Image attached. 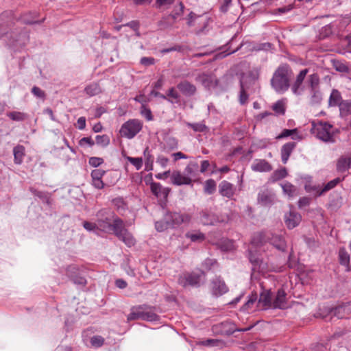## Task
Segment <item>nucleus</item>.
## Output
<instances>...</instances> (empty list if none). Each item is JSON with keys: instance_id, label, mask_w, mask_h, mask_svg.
<instances>
[{"instance_id": "obj_1", "label": "nucleus", "mask_w": 351, "mask_h": 351, "mask_svg": "<svg viewBox=\"0 0 351 351\" xmlns=\"http://www.w3.org/2000/svg\"><path fill=\"white\" fill-rule=\"evenodd\" d=\"M18 16L13 10H6L0 14V39L5 37V44H26L29 40V30L25 27L16 26Z\"/></svg>"}, {"instance_id": "obj_2", "label": "nucleus", "mask_w": 351, "mask_h": 351, "mask_svg": "<svg viewBox=\"0 0 351 351\" xmlns=\"http://www.w3.org/2000/svg\"><path fill=\"white\" fill-rule=\"evenodd\" d=\"M311 132L317 139L324 143H333L335 141V129L328 122L324 121H312Z\"/></svg>"}, {"instance_id": "obj_3", "label": "nucleus", "mask_w": 351, "mask_h": 351, "mask_svg": "<svg viewBox=\"0 0 351 351\" xmlns=\"http://www.w3.org/2000/svg\"><path fill=\"white\" fill-rule=\"evenodd\" d=\"M269 243L277 250L284 252L286 250V241L281 235L275 234L269 231H263L256 234L252 240V244L261 246Z\"/></svg>"}, {"instance_id": "obj_4", "label": "nucleus", "mask_w": 351, "mask_h": 351, "mask_svg": "<svg viewBox=\"0 0 351 351\" xmlns=\"http://www.w3.org/2000/svg\"><path fill=\"white\" fill-rule=\"evenodd\" d=\"M154 308L148 305H138L131 308L130 313L128 315V321L142 319L147 322L158 320L159 316L154 313Z\"/></svg>"}, {"instance_id": "obj_5", "label": "nucleus", "mask_w": 351, "mask_h": 351, "mask_svg": "<svg viewBox=\"0 0 351 351\" xmlns=\"http://www.w3.org/2000/svg\"><path fill=\"white\" fill-rule=\"evenodd\" d=\"M108 230H112L114 234L127 246L132 247L134 245V238L132 234L125 228L123 221L120 218H114L113 222L111 223L110 227L108 228Z\"/></svg>"}, {"instance_id": "obj_6", "label": "nucleus", "mask_w": 351, "mask_h": 351, "mask_svg": "<svg viewBox=\"0 0 351 351\" xmlns=\"http://www.w3.org/2000/svg\"><path fill=\"white\" fill-rule=\"evenodd\" d=\"M350 306L351 304L350 303H345L335 307L323 305L319 306L318 312L316 313V317L326 318L328 315H333L339 319H343L350 313Z\"/></svg>"}, {"instance_id": "obj_7", "label": "nucleus", "mask_w": 351, "mask_h": 351, "mask_svg": "<svg viewBox=\"0 0 351 351\" xmlns=\"http://www.w3.org/2000/svg\"><path fill=\"white\" fill-rule=\"evenodd\" d=\"M272 88L278 93H284L289 87L287 71L284 67H278L271 80Z\"/></svg>"}, {"instance_id": "obj_8", "label": "nucleus", "mask_w": 351, "mask_h": 351, "mask_svg": "<svg viewBox=\"0 0 351 351\" xmlns=\"http://www.w3.org/2000/svg\"><path fill=\"white\" fill-rule=\"evenodd\" d=\"M143 128V122L139 119H133L125 122L121 127L120 134L128 139L133 138Z\"/></svg>"}, {"instance_id": "obj_9", "label": "nucleus", "mask_w": 351, "mask_h": 351, "mask_svg": "<svg viewBox=\"0 0 351 351\" xmlns=\"http://www.w3.org/2000/svg\"><path fill=\"white\" fill-rule=\"evenodd\" d=\"M186 25L189 27H193L195 25V21H198L199 24H202V26L196 29L197 35H202L206 34L208 32L207 27L208 25V18L206 16L203 19L202 15L197 14L193 11H191L186 17Z\"/></svg>"}, {"instance_id": "obj_10", "label": "nucleus", "mask_w": 351, "mask_h": 351, "mask_svg": "<svg viewBox=\"0 0 351 351\" xmlns=\"http://www.w3.org/2000/svg\"><path fill=\"white\" fill-rule=\"evenodd\" d=\"M191 219L189 215L181 214L178 212L167 211L164 215V220L170 228H175L182 223L188 222Z\"/></svg>"}, {"instance_id": "obj_11", "label": "nucleus", "mask_w": 351, "mask_h": 351, "mask_svg": "<svg viewBox=\"0 0 351 351\" xmlns=\"http://www.w3.org/2000/svg\"><path fill=\"white\" fill-rule=\"evenodd\" d=\"M185 7L180 2L178 7H176L171 13L164 14L160 21V24L165 27H171L177 21L178 16L182 15Z\"/></svg>"}, {"instance_id": "obj_12", "label": "nucleus", "mask_w": 351, "mask_h": 351, "mask_svg": "<svg viewBox=\"0 0 351 351\" xmlns=\"http://www.w3.org/2000/svg\"><path fill=\"white\" fill-rule=\"evenodd\" d=\"M39 16L40 13L36 10L25 12L18 16V22L27 25H41L45 21L46 17L39 19Z\"/></svg>"}, {"instance_id": "obj_13", "label": "nucleus", "mask_w": 351, "mask_h": 351, "mask_svg": "<svg viewBox=\"0 0 351 351\" xmlns=\"http://www.w3.org/2000/svg\"><path fill=\"white\" fill-rule=\"evenodd\" d=\"M202 272L186 273L178 278V283L184 287L188 286L199 287L200 285Z\"/></svg>"}, {"instance_id": "obj_14", "label": "nucleus", "mask_w": 351, "mask_h": 351, "mask_svg": "<svg viewBox=\"0 0 351 351\" xmlns=\"http://www.w3.org/2000/svg\"><path fill=\"white\" fill-rule=\"evenodd\" d=\"M96 217L97 226L101 230L106 231L110 227L113 213L110 209L103 208L97 213Z\"/></svg>"}, {"instance_id": "obj_15", "label": "nucleus", "mask_w": 351, "mask_h": 351, "mask_svg": "<svg viewBox=\"0 0 351 351\" xmlns=\"http://www.w3.org/2000/svg\"><path fill=\"white\" fill-rule=\"evenodd\" d=\"M219 193L223 197H226L228 199H233L234 196L236 194L237 188L236 186L226 181H221L218 186Z\"/></svg>"}, {"instance_id": "obj_16", "label": "nucleus", "mask_w": 351, "mask_h": 351, "mask_svg": "<svg viewBox=\"0 0 351 351\" xmlns=\"http://www.w3.org/2000/svg\"><path fill=\"white\" fill-rule=\"evenodd\" d=\"M212 293L215 296H221L228 291V287L224 280L219 276H216L211 281Z\"/></svg>"}, {"instance_id": "obj_17", "label": "nucleus", "mask_w": 351, "mask_h": 351, "mask_svg": "<svg viewBox=\"0 0 351 351\" xmlns=\"http://www.w3.org/2000/svg\"><path fill=\"white\" fill-rule=\"evenodd\" d=\"M200 221L204 226H215L218 223L223 221L215 213L207 210H202L199 213Z\"/></svg>"}, {"instance_id": "obj_18", "label": "nucleus", "mask_w": 351, "mask_h": 351, "mask_svg": "<svg viewBox=\"0 0 351 351\" xmlns=\"http://www.w3.org/2000/svg\"><path fill=\"white\" fill-rule=\"evenodd\" d=\"M287 307V293L284 289H280L274 295L272 308L285 309Z\"/></svg>"}, {"instance_id": "obj_19", "label": "nucleus", "mask_w": 351, "mask_h": 351, "mask_svg": "<svg viewBox=\"0 0 351 351\" xmlns=\"http://www.w3.org/2000/svg\"><path fill=\"white\" fill-rule=\"evenodd\" d=\"M258 77V73L257 71H250L247 73H241L239 81L244 79L247 86V89L250 90V92H253L255 90L254 86L256 85Z\"/></svg>"}, {"instance_id": "obj_20", "label": "nucleus", "mask_w": 351, "mask_h": 351, "mask_svg": "<svg viewBox=\"0 0 351 351\" xmlns=\"http://www.w3.org/2000/svg\"><path fill=\"white\" fill-rule=\"evenodd\" d=\"M302 217L295 210H291L285 215V222L289 229H293L300 223Z\"/></svg>"}, {"instance_id": "obj_21", "label": "nucleus", "mask_w": 351, "mask_h": 351, "mask_svg": "<svg viewBox=\"0 0 351 351\" xmlns=\"http://www.w3.org/2000/svg\"><path fill=\"white\" fill-rule=\"evenodd\" d=\"M274 294L270 290L264 289L260 294L258 304L264 309L272 308Z\"/></svg>"}, {"instance_id": "obj_22", "label": "nucleus", "mask_w": 351, "mask_h": 351, "mask_svg": "<svg viewBox=\"0 0 351 351\" xmlns=\"http://www.w3.org/2000/svg\"><path fill=\"white\" fill-rule=\"evenodd\" d=\"M77 268L75 265H69L66 268V275L71 279L74 284L84 286L86 280L84 277L77 275Z\"/></svg>"}, {"instance_id": "obj_23", "label": "nucleus", "mask_w": 351, "mask_h": 351, "mask_svg": "<svg viewBox=\"0 0 351 351\" xmlns=\"http://www.w3.org/2000/svg\"><path fill=\"white\" fill-rule=\"evenodd\" d=\"M177 88L186 97H191L196 93L195 86L187 80H184L178 84Z\"/></svg>"}, {"instance_id": "obj_24", "label": "nucleus", "mask_w": 351, "mask_h": 351, "mask_svg": "<svg viewBox=\"0 0 351 351\" xmlns=\"http://www.w3.org/2000/svg\"><path fill=\"white\" fill-rule=\"evenodd\" d=\"M152 193L158 198L166 199L170 191L167 187H163L158 182L151 183Z\"/></svg>"}, {"instance_id": "obj_25", "label": "nucleus", "mask_w": 351, "mask_h": 351, "mask_svg": "<svg viewBox=\"0 0 351 351\" xmlns=\"http://www.w3.org/2000/svg\"><path fill=\"white\" fill-rule=\"evenodd\" d=\"M171 183L176 186L189 185L191 183V178L182 175L180 171H175L171 175Z\"/></svg>"}, {"instance_id": "obj_26", "label": "nucleus", "mask_w": 351, "mask_h": 351, "mask_svg": "<svg viewBox=\"0 0 351 351\" xmlns=\"http://www.w3.org/2000/svg\"><path fill=\"white\" fill-rule=\"evenodd\" d=\"M296 147V143L288 142L282 145L280 151L281 160L283 164H286L292 152Z\"/></svg>"}, {"instance_id": "obj_27", "label": "nucleus", "mask_w": 351, "mask_h": 351, "mask_svg": "<svg viewBox=\"0 0 351 351\" xmlns=\"http://www.w3.org/2000/svg\"><path fill=\"white\" fill-rule=\"evenodd\" d=\"M289 136L292 140L298 141H301L302 138V136L299 134L298 129L294 128L284 129L282 132L276 137V139L280 140Z\"/></svg>"}, {"instance_id": "obj_28", "label": "nucleus", "mask_w": 351, "mask_h": 351, "mask_svg": "<svg viewBox=\"0 0 351 351\" xmlns=\"http://www.w3.org/2000/svg\"><path fill=\"white\" fill-rule=\"evenodd\" d=\"M274 196L267 189L261 191L258 194V202L263 206H269L274 202Z\"/></svg>"}, {"instance_id": "obj_29", "label": "nucleus", "mask_w": 351, "mask_h": 351, "mask_svg": "<svg viewBox=\"0 0 351 351\" xmlns=\"http://www.w3.org/2000/svg\"><path fill=\"white\" fill-rule=\"evenodd\" d=\"M271 169V165L264 159L256 160L252 165V169L256 172H269Z\"/></svg>"}, {"instance_id": "obj_30", "label": "nucleus", "mask_w": 351, "mask_h": 351, "mask_svg": "<svg viewBox=\"0 0 351 351\" xmlns=\"http://www.w3.org/2000/svg\"><path fill=\"white\" fill-rule=\"evenodd\" d=\"M335 34V25L332 23L323 26L319 31L317 38L319 40H324Z\"/></svg>"}, {"instance_id": "obj_31", "label": "nucleus", "mask_w": 351, "mask_h": 351, "mask_svg": "<svg viewBox=\"0 0 351 351\" xmlns=\"http://www.w3.org/2000/svg\"><path fill=\"white\" fill-rule=\"evenodd\" d=\"M240 91L239 94V102L241 105H245L248 101L249 94L248 91H250L247 89V86L246 84L244 79L240 80Z\"/></svg>"}, {"instance_id": "obj_32", "label": "nucleus", "mask_w": 351, "mask_h": 351, "mask_svg": "<svg viewBox=\"0 0 351 351\" xmlns=\"http://www.w3.org/2000/svg\"><path fill=\"white\" fill-rule=\"evenodd\" d=\"M308 70L307 69L302 70L299 74L297 75L296 80L293 84L291 87L292 92L293 94L296 95H299L301 94L300 91V88L308 73Z\"/></svg>"}, {"instance_id": "obj_33", "label": "nucleus", "mask_w": 351, "mask_h": 351, "mask_svg": "<svg viewBox=\"0 0 351 351\" xmlns=\"http://www.w3.org/2000/svg\"><path fill=\"white\" fill-rule=\"evenodd\" d=\"M248 258L250 262L252 265V269L254 271L263 269L264 267H262L263 261L260 258V257L256 254L254 253L252 250H248Z\"/></svg>"}, {"instance_id": "obj_34", "label": "nucleus", "mask_w": 351, "mask_h": 351, "mask_svg": "<svg viewBox=\"0 0 351 351\" xmlns=\"http://www.w3.org/2000/svg\"><path fill=\"white\" fill-rule=\"evenodd\" d=\"M14 162L16 165H21L23 162L25 147L21 145H18L13 148Z\"/></svg>"}, {"instance_id": "obj_35", "label": "nucleus", "mask_w": 351, "mask_h": 351, "mask_svg": "<svg viewBox=\"0 0 351 351\" xmlns=\"http://www.w3.org/2000/svg\"><path fill=\"white\" fill-rule=\"evenodd\" d=\"M342 100L341 93L335 89H333L330 93L328 99V106L330 107L339 106Z\"/></svg>"}, {"instance_id": "obj_36", "label": "nucleus", "mask_w": 351, "mask_h": 351, "mask_svg": "<svg viewBox=\"0 0 351 351\" xmlns=\"http://www.w3.org/2000/svg\"><path fill=\"white\" fill-rule=\"evenodd\" d=\"M84 92L89 97H93L99 94L101 92V88L98 83L93 82L85 87Z\"/></svg>"}, {"instance_id": "obj_37", "label": "nucleus", "mask_w": 351, "mask_h": 351, "mask_svg": "<svg viewBox=\"0 0 351 351\" xmlns=\"http://www.w3.org/2000/svg\"><path fill=\"white\" fill-rule=\"evenodd\" d=\"M219 248L223 252H230L234 249V243L232 240L223 238L217 243Z\"/></svg>"}, {"instance_id": "obj_38", "label": "nucleus", "mask_w": 351, "mask_h": 351, "mask_svg": "<svg viewBox=\"0 0 351 351\" xmlns=\"http://www.w3.org/2000/svg\"><path fill=\"white\" fill-rule=\"evenodd\" d=\"M7 117L14 121H23L28 117V114L20 111H11L6 114Z\"/></svg>"}, {"instance_id": "obj_39", "label": "nucleus", "mask_w": 351, "mask_h": 351, "mask_svg": "<svg viewBox=\"0 0 351 351\" xmlns=\"http://www.w3.org/2000/svg\"><path fill=\"white\" fill-rule=\"evenodd\" d=\"M351 160L350 158L341 157L337 164V169L339 172H345L350 168Z\"/></svg>"}, {"instance_id": "obj_40", "label": "nucleus", "mask_w": 351, "mask_h": 351, "mask_svg": "<svg viewBox=\"0 0 351 351\" xmlns=\"http://www.w3.org/2000/svg\"><path fill=\"white\" fill-rule=\"evenodd\" d=\"M319 78L317 74L313 73L308 77L307 85L310 90H317L319 88Z\"/></svg>"}, {"instance_id": "obj_41", "label": "nucleus", "mask_w": 351, "mask_h": 351, "mask_svg": "<svg viewBox=\"0 0 351 351\" xmlns=\"http://www.w3.org/2000/svg\"><path fill=\"white\" fill-rule=\"evenodd\" d=\"M89 341L90 347L93 348H99L104 346L105 339L101 335H93L90 337Z\"/></svg>"}, {"instance_id": "obj_42", "label": "nucleus", "mask_w": 351, "mask_h": 351, "mask_svg": "<svg viewBox=\"0 0 351 351\" xmlns=\"http://www.w3.org/2000/svg\"><path fill=\"white\" fill-rule=\"evenodd\" d=\"M283 193L291 197L295 195L296 189L295 186L289 182H285L280 184Z\"/></svg>"}, {"instance_id": "obj_43", "label": "nucleus", "mask_w": 351, "mask_h": 351, "mask_svg": "<svg viewBox=\"0 0 351 351\" xmlns=\"http://www.w3.org/2000/svg\"><path fill=\"white\" fill-rule=\"evenodd\" d=\"M285 99L278 100L272 106L273 110L279 115H283L285 113Z\"/></svg>"}, {"instance_id": "obj_44", "label": "nucleus", "mask_w": 351, "mask_h": 351, "mask_svg": "<svg viewBox=\"0 0 351 351\" xmlns=\"http://www.w3.org/2000/svg\"><path fill=\"white\" fill-rule=\"evenodd\" d=\"M311 104L313 105L319 104L322 100V95L319 89L310 90Z\"/></svg>"}, {"instance_id": "obj_45", "label": "nucleus", "mask_w": 351, "mask_h": 351, "mask_svg": "<svg viewBox=\"0 0 351 351\" xmlns=\"http://www.w3.org/2000/svg\"><path fill=\"white\" fill-rule=\"evenodd\" d=\"M342 181V179L340 178H336L330 182H328L324 186V187L322 189L321 191L319 192V195H323L324 193L327 192L328 191L331 190L332 189L335 188L339 182Z\"/></svg>"}, {"instance_id": "obj_46", "label": "nucleus", "mask_w": 351, "mask_h": 351, "mask_svg": "<svg viewBox=\"0 0 351 351\" xmlns=\"http://www.w3.org/2000/svg\"><path fill=\"white\" fill-rule=\"evenodd\" d=\"M188 126L193 130L195 132H208V128L205 125L204 121H201L199 123H189Z\"/></svg>"}, {"instance_id": "obj_47", "label": "nucleus", "mask_w": 351, "mask_h": 351, "mask_svg": "<svg viewBox=\"0 0 351 351\" xmlns=\"http://www.w3.org/2000/svg\"><path fill=\"white\" fill-rule=\"evenodd\" d=\"M197 344L204 346H221L224 344V342L219 339H207L204 341H198Z\"/></svg>"}, {"instance_id": "obj_48", "label": "nucleus", "mask_w": 351, "mask_h": 351, "mask_svg": "<svg viewBox=\"0 0 351 351\" xmlns=\"http://www.w3.org/2000/svg\"><path fill=\"white\" fill-rule=\"evenodd\" d=\"M112 204L119 213H122L127 208L126 204L122 197H119L113 199Z\"/></svg>"}, {"instance_id": "obj_49", "label": "nucleus", "mask_w": 351, "mask_h": 351, "mask_svg": "<svg viewBox=\"0 0 351 351\" xmlns=\"http://www.w3.org/2000/svg\"><path fill=\"white\" fill-rule=\"evenodd\" d=\"M256 300L257 295L256 293L250 295L247 301L241 308V310L243 312H249L250 309L252 308V306L256 302Z\"/></svg>"}, {"instance_id": "obj_50", "label": "nucleus", "mask_w": 351, "mask_h": 351, "mask_svg": "<svg viewBox=\"0 0 351 351\" xmlns=\"http://www.w3.org/2000/svg\"><path fill=\"white\" fill-rule=\"evenodd\" d=\"M204 192L208 195H212L216 190V182L213 179H208L204 184Z\"/></svg>"}, {"instance_id": "obj_51", "label": "nucleus", "mask_w": 351, "mask_h": 351, "mask_svg": "<svg viewBox=\"0 0 351 351\" xmlns=\"http://www.w3.org/2000/svg\"><path fill=\"white\" fill-rule=\"evenodd\" d=\"M339 263L341 265L348 266L350 263V255L344 248L340 249L339 252Z\"/></svg>"}, {"instance_id": "obj_52", "label": "nucleus", "mask_w": 351, "mask_h": 351, "mask_svg": "<svg viewBox=\"0 0 351 351\" xmlns=\"http://www.w3.org/2000/svg\"><path fill=\"white\" fill-rule=\"evenodd\" d=\"M96 144L102 147H107L110 143V138L106 134L97 135L95 137Z\"/></svg>"}, {"instance_id": "obj_53", "label": "nucleus", "mask_w": 351, "mask_h": 351, "mask_svg": "<svg viewBox=\"0 0 351 351\" xmlns=\"http://www.w3.org/2000/svg\"><path fill=\"white\" fill-rule=\"evenodd\" d=\"M294 8H295L294 3H290L289 5H285V6L277 8L275 10V14H277V15L281 16V15H283V14H285L286 13L289 12L290 11H291Z\"/></svg>"}, {"instance_id": "obj_54", "label": "nucleus", "mask_w": 351, "mask_h": 351, "mask_svg": "<svg viewBox=\"0 0 351 351\" xmlns=\"http://www.w3.org/2000/svg\"><path fill=\"white\" fill-rule=\"evenodd\" d=\"M186 237L193 242L202 241L205 239L204 234L202 232L187 233Z\"/></svg>"}, {"instance_id": "obj_55", "label": "nucleus", "mask_w": 351, "mask_h": 351, "mask_svg": "<svg viewBox=\"0 0 351 351\" xmlns=\"http://www.w3.org/2000/svg\"><path fill=\"white\" fill-rule=\"evenodd\" d=\"M304 189L307 193H312L317 196H321L319 195V192L321 191L322 189L319 185H311V184H306Z\"/></svg>"}, {"instance_id": "obj_56", "label": "nucleus", "mask_w": 351, "mask_h": 351, "mask_svg": "<svg viewBox=\"0 0 351 351\" xmlns=\"http://www.w3.org/2000/svg\"><path fill=\"white\" fill-rule=\"evenodd\" d=\"M141 114L144 117L147 121H152L153 116L152 111L149 108H147L145 105L143 104L140 109Z\"/></svg>"}, {"instance_id": "obj_57", "label": "nucleus", "mask_w": 351, "mask_h": 351, "mask_svg": "<svg viewBox=\"0 0 351 351\" xmlns=\"http://www.w3.org/2000/svg\"><path fill=\"white\" fill-rule=\"evenodd\" d=\"M127 160L135 167L136 170H140L143 167L142 158L128 157Z\"/></svg>"}, {"instance_id": "obj_58", "label": "nucleus", "mask_w": 351, "mask_h": 351, "mask_svg": "<svg viewBox=\"0 0 351 351\" xmlns=\"http://www.w3.org/2000/svg\"><path fill=\"white\" fill-rule=\"evenodd\" d=\"M31 93L34 95L36 98L41 99L43 100L45 99L46 95L45 93L38 86H33L31 90Z\"/></svg>"}, {"instance_id": "obj_59", "label": "nucleus", "mask_w": 351, "mask_h": 351, "mask_svg": "<svg viewBox=\"0 0 351 351\" xmlns=\"http://www.w3.org/2000/svg\"><path fill=\"white\" fill-rule=\"evenodd\" d=\"M155 228L158 232H163L165 230L170 228L164 218L162 220L158 221L155 223Z\"/></svg>"}, {"instance_id": "obj_60", "label": "nucleus", "mask_w": 351, "mask_h": 351, "mask_svg": "<svg viewBox=\"0 0 351 351\" xmlns=\"http://www.w3.org/2000/svg\"><path fill=\"white\" fill-rule=\"evenodd\" d=\"M217 264L215 258H207L202 263V266L207 270L214 268Z\"/></svg>"}, {"instance_id": "obj_61", "label": "nucleus", "mask_w": 351, "mask_h": 351, "mask_svg": "<svg viewBox=\"0 0 351 351\" xmlns=\"http://www.w3.org/2000/svg\"><path fill=\"white\" fill-rule=\"evenodd\" d=\"M124 27H129L131 28L134 32L136 33L137 35H139L138 29L140 27V23L137 20H133L128 23H126L125 24H123Z\"/></svg>"}, {"instance_id": "obj_62", "label": "nucleus", "mask_w": 351, "mask_h": 351, "mask_svg": "<svg viewBox=\"0 0 351 351\" xmlns=\"http://www.w3.org/2000/svg\"><path fill=\"white\" fill-rule=\"evenodd\" d=\"M239 3H240V0H238ZM232 0H223V3L219 6V11L221 13H226L230 6L232 5Z\"/></svg>"}, {"instance_id": "obj_63", "label": "nucleus", "mask_w": 351, "mask_h": 351, "mask_svg": "<svg viewBox=\"0 0 351 351\" xmlns=\"http://www.w3.org/2000/svg\"><path fill=\"white\" fill-rule=\"evenodd\" d=\"M103 162V158L99 157H90L88 160L89 165L93 167H97Z\"/></svg>"}, {"instance_id": "obj_64", "label": "nucleus", "mask_w": 351, "mask_h": 351, "mask_svg": "<svg viewBox=\"0 0 351 351\" xmlns=\"http://www.w3.org/2000/svg\"><path fill=\"white\" fill-rule=\"evenodd\" d=\"M333 65L336 71L339 72L348 73L349 71L348 67L345 64L340 62H335Z\"/></svg>"}]
</instances>
